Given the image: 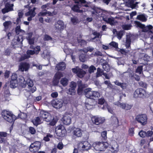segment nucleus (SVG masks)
<instances>
[{"label":"nucleus","instance_id":"obj_1","mask_svg":"<svg viewBox=\"0 0 153 153\" xmlns=\"http://www.w3.org/2000/svg\"><path fill=\"white\" fill-rule=\"evenodd\" d=\"M1 115L3 118L6 121L10 123H14L16 118L13 113L6 110H3L1 112Z\"/></svg>","mask_w":153,"mask_h":153},{"label":"nucleus","instance_id":"obj_2","mask_svg":"<svg viewBox=\"0 0 153 153\" xmlns=\"http://www.w3.org/2000/svg\"><path fill=\"white\" fill-rule=\"evenodd\" d=\"M55 132L57 135L59 137H64L66 133V131L62 125H60L55 128Z\"/></svg>","mask_w":153,"mask_h":153},{"label":"nucleus","instance_id":"obj_3","mask_svg":"<svg viewBox=\"0 0 153 153\" xmlns=\"http://www.w3.org/2000/svg\"><path fill=\"white\" fill-rule=\"evenodd\" d=\"M39 115L41 120L47 122H50L52 119V116L50 114L43 111H40Z\"/></svg>","mask_w":153,"mask_h":153},{"label":"nucleus","instance_id":"obj_4","mask_svg":"<svg viewBox=\"0 0 153 153\" xmlns=\"http://www.w3.org/2000/svg\"><path fill=\"white\" fill-rule=\"evenodd\" d=\"M105 142H96L93 145L94 149L97 151H104L105 149Z\"/></svg>","mask_w":153,"mask_h":153},{"label":"nucleus","instance_id":"obj_5","mask_svg":"<svg viewBox=\"0 0 153 153\" xmlns=\"http://www.w3.org/2000/svg\"><path fill=\"white\" fill-rule=\"evenodd\" d=\"M91 144L86 141L80 142L78 145V148L83 151H88L90 149Z\"/></svg>","mask_w":153,"mask_h":153},{"label":"nucleus","instance_id":"obj_6","mask_svg":"<svg viewBox=\"0 0 153 153\" xmlns=\"http://www.w3.org/2000/svg\"><path fill=\"white\" fill-rule=\"evenodd\" d=\"M41 144L40 142L37 141L32 143L30 146V150L33 153L38 152L40 148Z\"/></svg>","mask_w":153,"mask_h":153},{"label":"nucleus","instance_id":"obj_7","mask_svg":"<svg viewBox=\"0 0 153 153\" xmlns=\"http://www.w3.org/2000/svg\"><path fill=\"white\" fill-rule=\"evenodd\" d=\"M78 88L77 90V93L79 95H82L84 94V88H85L86 86L85 84L82 83V81H78L77 82Z\"/></svg>","mask_w":153,"mask_h":153},{"label":"nucleus","instance_id":"obj_8","mask_svg":"<svg viewBox=\"0 0 153 153\" xmlns=\"http://www.w3.org/2000/svg\"><path fill=\"white\" fill-rule=\"evenodd\" d=\"M147 119V117L145 114L138 115L135 118V119L138 122L143 125L146 124Z\"/></svg>","mask_w":153,"mask_h":153},{"label":"nucleus","instance_id":"obj_9","mask_svg":"<svg viewBox=\"0 0 153 153\" xmlns=\"http://www.w3.org/2000/svg\"><path fill=\"white\" fill-rule=\"evenodd\" d=\"M146 94V91L142 88H137L134 93V97L135 98H143Z\"/></svg>","mask_w":153,"mask_h":153},{"label":"nucleus","instance_id":"obj_10","mask_svg":"<svg viewBox=\"0 0 153 153\" xmlns=\"http://www.w3.org/2000/svg\"><path fill=\"white\" fill-rule=\"evenodd\" d=\"M77 86L76 83L72 81L69 86V88L67 90V93L71 95H74L76 94L75 88Z\"/></svg>","mask_w":153,"mask_h":153},{"label":"nucleus","instance_id":"obj_11","mask_svg":"<svg viewBox=\"0 0 153 153\" xmlns=\"http://www.w3.org/2000/svg\"><path fill=\"white\" fill-rule=\"evenodd\" d=\"M51 104L54 108L59 109L63 106V101L61 99H56L51 101Z\"/></svg>","mask_w":153,"mask_h":153},{"label":"nucleus","instance_id":"obj_12","mask_svg":"<svg viewBox=\"0 0 153 153\" xmlns=\"http://www.w3.org/2000/svg\"><path fill=\"white\" fill-rule=\"evenodd\" d=\"M30 68V65L26 62H22L20 63L19 66V70L22 72L27 71Z\"/></svg>","mask_w":153,"mask_h":153},{"label":"nucleus","instance_id":"obj_13","mask_svg":"<svg viewBox=\"0 0 153 153\" xmlns=\"http://www.w3.org/2000/svg\"><path fill=\"white\" fill-rule=\"evenodd\" d=\"M91 120L94 124L96 125H99L104 122L105 119L104 117L95 116L92 117Z\"/></svg>","mask_w":153,"mask_h":153},{"label":"nucleus","instance_id":"obj_14","mask_svg":"<svg viewBox=\"0 0 153 153\" xmlns=\"http://www.w3.org/2000/svg\"><path fill=\"white\" fill-rule=\"evenodd\" d=\"M135 0H128L126 2V5L127 7H130L132 9L135 8H138V6L137 5L139 3L135 2Z\"/></svg>","mask_w":153,"mask_h":153},{"label":"nucleus","instance_id":"obj_15","mask_svg":"<svg viewBox=\"0 0 153 153\" xmlns=\"http://www.w3.org/2000/svg\"><path fill=\"white\" fill-rule=\"evenodd\" d=\"M13 4H10L8 3H6L5 4V7L2 9V12L3 14H5L9 12L13 11Z\"/></svg>","mask_w":153,"mask_h":153},{"label":"nucleus","instance_id":"obj_16","mask_svg":"<svg viewBox=\"0 0 153 153\" xmlns=\"http://www.w3.org/2000/svg\"><path fill=\"white\" fill-rule=\"evenodd\" d=\"M61 121L64 125H69L71 123V119L68 115H64L61 119Z\"/></svg>","mask_w":153,"mask_h":153},{"label":"nucleus","instance_id":"obj_17","mask_svg":"<svg viewBox=\"0 0 153 153\" xmlns=\"http://www.w3.org/2000/svg\"><path fill=\"white\" fill-rule=\"evenodd\" d=\"M73 137L75 138L81 137L82 136V131L79 128H76L73 130Z\"/></svg>","mask_w":153,"mask_h":153},{"label":"nucleus","instance_id":"obj_18","mask_svg":"<svg viewBox=\"0 0 153 153\" xmlns=\"http://www.w3.org/2000/svg\"><path fill=\"white\" fill-rule=\"evenodd\" d=\"M91 88H86L84 90V95L88 98L92 99L93 91H91Z\"/></svg>","mask_w":153,"mask_h":153},{"label":"nucleus","instance_id":"obj_19","mask_svg":"<svg viewBox=\"0 0 153 153\" xmlns=\"http://www.w3.org/2000/svg\"><path fill=\"white\" fill-rule=\"evenodd\" d=\"M64 22L62 21L59 20L55 24L54 26L56 29L62 30L64 29Z\"/></svg>","mask_w":153,"mask_h":153},{"label":"nucleus","instance_id":"obj_20","mask_svg":"<svg viewBox=\"0 0 153 153\" xmlns=\"http://www.w3.org/2000/svg\"><path fill=\"white\" fill-rule=\"evenodd\" d=\"M27 36L26 37V38L27 40L28 43L30 45L33 44L34 43L35 38H32V32H29L27 34Z\"/></svg>","mask_w":153,"mask_h":153},{"label":"nucleus","instance_id":"obj_21","mask_svg":"<svg viewBox=\"0 0 153 153\" xmlns=\"http://www.w3.org/2000/svg\"><path fill=\"white\" fill-rule=\"evenodd\" d=\"M111 124L114 127H117L119 126V120L117 117L114 116L111 117Z\"/></svg>","mask_w":153,"mask_h":153},{"label":"nucleus","instance_id":"obj_22","mask_svg":"<svg viewBox=\"0 0 153 153\" xmlns=\"http://www.w3.org/2000/svg\"><path fill=\"white\" fill-rule=\"evenodd\" d=\"M66 66V65L64 62H61L57 64L56 68L58 71H63L64 70Z\"/></svg>","mask_w":153,"mask_h":153},{"label":"nucleus","instance_id":"obj_23","mask_svg":"<svg viewBox=\"0 0 153 153\" xmlns=\"http://www.w3.org/2000/svg\"><path fill=\"white\" fill-rule=\"evenodd\" d=\"M137 19L142 22H146L147 19L145 14H144L138 15Z\"/></svg>","mask_w":153,"mask_h":153},{"label":"nucleus","instance_id":"obj_24","mask_svg":"<svg viewBox=\"0 0 153 153\" xmlns=\"http://www.w3.org/2000/svg\"><path fill=\"white\" fill-rule=\"evenodd\" d=\"M18 81L17 80L11 79L10 81V87L12 88H15L18 85Z\"/></svg>","mask_w":153,"mask_h":153},{"label":"nucleus","instance_id":"obj_25","mask_svg":"<svg viewBox=\"0 0 153 153\" xmlns=\"http://www.w3.org/2000/svg\"><path fill=\"white\" fill-rule=\"evenodd\" d=\"M36 9L35 7H34L33 9L29 10V11L26 13L27 16H30L32 17H34L36 15L35 10Z\"/></svg>","mask_w":153,"mask_h":153},{"label":"nucleus","instance_id":"obj_26","mask_svg":"<svg viewBox=\"0 0 153 153\" xmlns=\"http://www.w3.org/2000/svg\"><path fill=\"white\" fill-rule=\"evenodd\" d=\"M82 7L79 6L78 4L74 5L72 8V10L73 11L76 12H81L82 10H80V7Z\"/></svg>","mask_w":153,"mask_h":153},{"label":"nucleus","instance_id":"obj_27","mask_svg":"<svg viewBox=\"0 0 153 153\" xmlns=\"http://www.w3.org/2000/svg\"><path fill=\"white\" fill-rule=\"evenodd\" d=\"M41 119L39 116L36 117L35 119L33 120V124L36 126L40 124L41 123Z\"/></svg>","mask_w":153,"mask_h":153},{"label":"nucleus","instance_id":"obj_28","mask_svg":"<svg viewBox=\"0 0 153 153\" xmlns=\"http://www.w3.org/2000/svg\"><path fill=\"white\" fill-rule=\"evenodd\" d=\"M68 79L65 77L62 78L60 81L61 84L63 86H67L68 84Z\"/></svg>","mask_w":153,"mask_h":153},{"label":"nucleus","instance_id":"obj_29","mask_svg":"<svg viewBox=\"0 0 153 153\" xmlns=\"http://www.w3.org/2000/svg\"><path fill=\"white\" fill-rule=\"evenodd\" d=\"M153 28V27L151 25H149L146 26H145V27L142 30V31L144 32H146L148 31H150L152 30Z\"/></svg>","mask_w":153,"mask_h":153},{"label":"nucleus","instance_id":"obj_30","mask_svg":"<svg viewBox=\"0 0 153 153\" xmlns=\"http://www.w3.org/2000/svg\"><path fill=\"white\" fill-rule=\"evenodd\" d=\"M85 74L86 72L85 71L80 69L76 74L78 76L81 78L83 77Z\"/></svg>","mask_w":153,"mask_h":153},{"label":"nucleus","instance_id":"obj_31","mask_svg":"<svg viewBox=\"0 0 153 153\" xmlns=\"http://www.w3.org/2000/svg\"><path fill=\"white\" fill-rule=\"evenodd\" d=\"M86 55L85 54L81 53L79 56V59L82 62H85L86 61Z\"/></svg>","mask_w":153,"mask_h":153},{"label":"nucleus","instance_id":"obj_32","mask_svg":"<svg viewBox=\"0 0 153 153\" xmlns=\"http://www.w3.org/2000/svg\"><path fill=\"white\" fill-rule=\"evenodd\" d=\"M101 10L97 8H95L94 9V11H92V13L93 16L97 15L98 16V15H100V13H101Z\"/></svg>","mask_w":153,"mask_h":153},{"label":"nucleus","instance_id":"obj_33","mask_svg":"<svg viewBox=\"0 0 153 153\" xmlns=\"http://www.w3.org/2000/svg\"><path fill=\"white\" fill-rule=\"evenodd\" d=\"M109 45L115 48V51H118V44L115 42L112 41L109 44Z\"/></svg>","mask_w":153,"mask_h":153},{"label":"nucleus","instance_id":"obj_34","mask_svg":"<svg viewBox=\"0 0 153 153\" xmlns=\"http://www.w3.org/2000/svg\"><path fill=\"white\" fill-rule=\"evenodd\" d=\"M15 32L16 34L19 35V33H25L24 30H22L20 28V26L18 25L16 26L15 28Z\"/></svg>","mask_w":153,"mask_h":153},{"label":"nucleus","instance_id":"obj_35","mask_svg":"<svg viewBox=\"0 0 153 153\" xmlns=\"http://www.w3.org/2000/svg\"><path fill=\"white\" fill-rule=\"evenodd\" d=\"M92 34L94 36V37L92 38L93 39H94L97 38H99L100 35V33H99L97 32V31L94 30H93L92 31Z\"/></svg>","mask_w":153,"mask_h":153},{"label":"nucleus","instance_id":"obj_36","mask_svg":"<svg viewBox=\"0 0 153 153\" xmlns=\"http://www.w3.org/2000/svg\"><path fill=\"white\" fill-rule=\"evenodd\" d=\"M63 76L62 73L58 71L55 74L54 77L59 80Z\"/></svg>","mask_w":153,"mask_h":153},{"label":"nucleus","instance_id":"obj_37","mask_svg":"<svg viewBox=\"0 0 153 153\" xmlns=\"http://www.w3.org/2000/svg\"><path fill=\"white\" fill-rule=\"evenodd\" d=\"M71 21L74 25H76L79 22V20L76 17L71 18Z\"/></svg>","mask_w":153,"mask_h":153},{"label":"nucleus","instance_id":"obj_38","mask_svg":"<svg viewBox=\"0 0 153 153\" xmlns=\"http://www.w3.org/2000/svg\"><path fill=\"white\" fill-rule=\"evenodd\" d=\"M27 83L28 86V88L32 87L34 84L33 81L30 79H27Z\"/></svg>","mask_w":153,"mask_h":153},{"label":"nucleus","instance_id":"obj_39","mask_svg":"<svg viewBox=\"0 0 153 153\" xmlns=\"http://www.w3.org/2000/svg\"><path fill=\"white\" fill-rule=\"evenodd\" d=\"M100 96V93L97 91H93V96L92 99H94L95 98L99 97Z\"/></svg>","mask_w":153,"mask_h":153},{"label":"nucleus","instance_id":"obj_40","mask_svg":"<svg viewBox=\"0 0 153 153\" xmlns=\"http://www.w3.org/2000/svg\"><path fill=\"white\" fill-rule=\"evenodd\" d=\"M29 58V56L27 55L26 54H25L24 55H22L21 57L19 58V62L25 60L26 59Z\"/></svg>","mask_w":153,"mask_h":153},{"label":"nucleus","instance_id":"obj_41","mask_svg":"<svg viewBox=\"0 0 153 153\" xmlns=\"http://www.w3.org/2000/svg\"><path fill=\"white\" fill-rule=\"evenodd\" d=\"M132 26L131 24H125L123 25L122 28L125 30H130Z\"/></svg>","mask_w":153,"mask_h":153},{"label":"nucleus","instance_id":"obj_42","mask_svg":"<svg viewBox=\"0 0 153 153\" xmlns=\"http://www.w3.org/2000/svg\"><path fill=\"white\" fill-rule=\"evenodd\" d=\"M105 76V73H102V72L101 71V69L100 68L97 69V77H98L101 76L102 75Z\"/></svg>","mask_w":153,"mask_h":153},{"label":"nucleus","instance_id":"obj_43","mask_svg":"<svg viewBox=\"0 0 153 153\" xmlns=\"http://www.w3.org/2000/svg\"><path fill=\"white\" fill-rule=\"evenodd\" d=\"M114 34L116 33L117 36L118 38L121 39L123 36V33L122 32L119 31L118 32L116 29H114L113 30Z\"/></svg>","mask_w":153,"mask_h":153},{"label":"nucleus","instance_id":"obj_44","mask_svg":"<svg viewBox=\"0 0 153 153\" xmlns=\"http://www.w3.org/2000/svg\"><path fill=\"white\" fill-rule=\"evenodd\" d=\"M106 23H108L111 25H113L114 23V19L113 18H109L107 20L106 19Z\"/></svg>","mask_w":153,"mask_h":153},{"label":"nucleus","instance_id":"obj_45","mask_svg":"<svg viewBox=\"0 0 153 153\" xmlns=\"http://www.w3.org/2000/svg\"><path fill=\"white\" fill-rule=\"evenodd\" d=\"M53 135L50 134H48L46 136L44 137L43 140L46 142H48L50 140V138H52Z\"/></svg>","mask_w":153,"mask_h":153},{"label":"nucleus","instance_id":"obj_46","mask_svg":"<svg viewBox=\"0 0 153 153\" xmlns=\"http://www.w3.org/2000/svg\"><path fill=\"white\" fill-rule=\"evenodd\" d=\"M135 23L138 27L142 29V30L145 27V25L142 24L139 21H135Z\"/></svg>","mask_w":153,"mask_h":153},{"label":"nucleus","instance_id":"obj_47","mask_svg":"<svg viewBox=\"0 0 153 153\" xmlns=\"http://www.w3.org/2000/svg\"><path fill=\"white\" fill-rule=\"evenodd\" d=\"M35 53V51L34 50H28L26 52L27 55L29 56V58L30 57V55H33Z\"/></svg>","mask_w":153,"mask_h":153},{"label":"nucleus","instance_id":"obj_48","mask_svg":"<svg viewBox=\"0 0 153 153\" xmlns=\"http://www.w3.org/2000/svg\"><path fill=\"white\" fill-rule=\"evenodd\" d=\"M106 107L108 111L112 114H114V112L113 111V108L109 105H108V104L106 102Z\"/></svg>","mask_w":153,"mask_h":153},{"label":"nucleus","instance_id":"obj_49","mask_svg":"<svg viewBox=\"0 0 153 153\" xmlns=\"http://www.w3.org/2000/svg\"><path fill=\"white\" fill-rule=\"evenodd\" d=\"M114 82L115 85L120 87L124 89L125 88V87L124 86V83L119 82L117 80L116 81Z\"/></svg>","mask_w":153,"mask_h":153},{"label":"nucleus","instance_id":"obj_50","mask_svg":"<svg viewBox=\"0 0 153 153\" xmlns=\"http://www.w3.org/2000/svg\"><path fill=\"white\" fill-rule=\"evenodd\" d=\"M17 41L19 43H22L23 41V36L19 35L17 36Z\"/></svg>","mask_w":153,"mask_h":153},{"label":"nucleus","instance_id":"obj_51","mask_svg":"<svg viewBox=\"0 0 153 153\" xmlns=\"http://www.w3.org/2000/svg\"><path fill=\"white\" fill-rule=\"evenodd\" d=\"M118 146H117L116 147V148H114V147H113L112 146H111V147H109V148H110V150H111L112 153H116L118 151Z\"/></svg>","mask_w":153,"mask_h":153},{"label":"nucleus","instance_id":"obj_52","mask_svg":"<svg viewBox=\"0 0 153 153\" xmlns=\"http://www.w3.org/2000/svg\"><path fill=\"white\" fill-rule=\"evenodd\" d=\"M29 132L31 134H34L36 133V130L34 128L32 127H30L29 128Z\"/></svg>","mask_w":153,"mask_h":153},{"label":"nucleus","instance_id":"obj_53","mask_svg":"<svg viewBox=\"0 0 153 153\" xmlns=\"http://www.w3.org/2000/svg\"><path fill=\"white\" fill-rule=\"evenodd\" d=\"M139 135L141 137H146V132L141 130L139 133Z\"/></svg>","mask_w":153,"mask_h":153},{"label":"nucleus","instance_id":"obj_54","mask_svg":"<svg viewBox=\"0 0 153 153\" xmlns=\"http://www.w3.org/2000/svg\"><path fill=\"white\" fill-rule=\"evenodd\" d=\"M50 122L49 125L51 126H54L56 123L57 121L52 117V119Z\"/></svg>","mask_w":153,"mask_h":153},{"label":"nucleus","instance_id":"obj_55","mask_svg":"<svg viewBox=\"0 0 153 153\" xmlns=\"http://www.w3.org/2000/svg\"><path fill=\"white\" fill-rule=\"evenodd\" d=\"M59 80L54 77L52 81L53 85L54 86L58 85L59 82Z\"/></svg>","mask_w":153,"mask_h":153},{"label":"nucleus","instance_id":"obj_56","mask_svg":"<svg viewBox=\"0 0 153 153\" xmlns=\"http://www.w3.org/2000/svg\"><path fill=\"white\" fill-rule=\"evenodd\" d=\"M44 39L45 41H48L50 40H52V38L47 34H45L44 35Z\"/></svg>","mask_w":153,"mask_h":153},{"label":"nucleus","instance_id":"obj_57","mask_svg":"<svg viewBox=\"0 0 153 153\" xmlns=\"http://www.w3.org/2000/svg\"><path fill=\"white\" fill-rule=\"evenodd\" d=\"M118 52H120L122 54L126 55L127 53V52L125 51L124 49H120L118 48V51H116Z\"/></svg>","mask_w":153,"mask_h":153},{"label":"nucleus","instance_id":"obj_58","mask_svg":"<svg viewBox=\"0 0 153 153\" xmlns=\"http://www.w3.org/2000/svg\"><path fill=\"white\" fill-rule=\"evenodd\" d=\"M131 42V40L130 38H127L126 41V48H128L130 46Z\"/></svg>","mask_w":153,"mask_h":153},{"label":"nucleus","instance_id":"obj_59","mask_svg":"<svg viewBox=\"0 0 153 153\" xmlns=\"http://www.w3.org/2000/svg\"><path fill=\"white\" fill-rule=\"evenodd\" d=\"M96 69V68L94 66L92 65L89 67V71L90 73H93Z\"/></svg>","mask_w":153,"mask_h":153},{"label":"nucleus","instance_id":"obj_60","mask_svg":"<svg viewBox=\"0 0 153 153\" xmlns=\"http://www.w3.org/2000/svg\"><path fill=\"white\" fill-rule=\"evenodd\" d=\"M143 70V67L142 66H138L136 70V72L141 74Z\"/></svg>","mask_w":153,"mask_h":153},{"label":"nucleus","instance_id":"obj_61","mask_svg":"<svg viewBox=\"0 0 153 153\" xmlns=\"http://www.w3.org/2000/svg\"><path fill=\"white\" fill-rule=\"evenodd\" d=\"M7 134L4 132H0V138L6 137Z\"/></svg>","mask_w":153,"mask_h":153},{"label":"nucleus","instance_id":"obj_62","mask_svg":"<svg viewBox=\"0 0 153 153\" xmlns=\"http://www.w3.org/2000/svg\"><path fill=\"white\" fill-rule=\"evenodd\" d=\"M63 147V145L62 142H59L57 146V148L59 150L62 149Z\"/></svg>","mask_w":153,"mask_h":153},{"label":"nucleus","instance_id":"obj_63","mask_svg":"<svg viewBox=\"0 0 153 153\" xmlns=\"http://www.w3.org/2000/svg\"><path fill=\"white\" fill-rule=\"evenodd\" d=\"M80 69L79 67L77 66L76 68H72V71L74 73L77 74Z\"/></svg>","mask_w":153,"mask_h":153},{"label":"nucleus","instance_id":"obj_64","mask_svg":"<svg viewBox=\"0 0 153 153\" xmlns=\"http://www.w3.org/2000/svg\"><path fill=\"white\" fill-rule=\"evenodd\" d=\"M134 129L133 128H131L129 129L128 133L129 135L132 136L134 133Z\"/></svg>","mask_w":153,"mask_h":153}]
</instances>
